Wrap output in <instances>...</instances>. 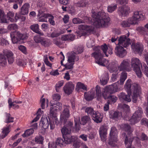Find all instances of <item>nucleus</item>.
I'll use <instances>...</instances> for the list:
<instances>
[{
	"label": "nucleus",
	"mask_w": 148,
	"mask_h": 148,
	"mask_svg": "<svg viewBox=\"0 0 148 148\" xmlns=\"http://www.w3.org/2000/svg\"><path fill=\"white\" fill-rule=\"evenodd\" d=\"M92 17V18L87 17L86 19L88 20V22L97 28L100 27H107L110 25V18L106 16L104 12L101 11L93 13Z\"/></svg>",
	"instance_id": "obj_1"
},
{
	"label": "nucleus",
	"mask_w": 148,
	"mask_h": 148,
	"mask_svg": "<svg viewBox=\"0 0 148 148\" xmlns=\"http://www.w3.org/2000/svg\"><path fill=\"white\" fill-rule=\"evenodd\" d=\"M144 19V16L142 12L140 11H137L133 13L132 16L122 21L121 24L123 27H129L131 25L138 24V21Z\"/></svg>",
	"instance_id": "obj_2"
},
{
	"label": "nucleus",
	"mask_w": 148,
	"mask_h": 148,
	"mask_svg": "<svg viewBox=\"0 0 148 148\" xmlns=\"http://www.w3.org/2000/svg\"><path fill=\"white\" fill-rule=\"evenodd\" d=\"M3 54H0V65L3 66L7 63V59L10 64H12L14 61L12 53L7 50H3Z\"/></svg>",
	"instance_id": "obj_3"
},
{
	"label": "nucleus",
	"mask_w": 148,
	"mask_h": 148,
	"mask_svg": "<svg viewBox=\"0 0 148 148\" xmlns=\"http://www.w3.org/2000/svg\"><path fill=\"white\" fill-rule=\"evenodd\" d=\"M10 35L12 41L14 44L20 43L22 41L27 39L28 37V34H22L18 31L11 32Z\"/></svg>",
	"instance_id": "obj_4"
},
{
	"label": "nucleus",
	"mask_w": 148,
	"mask_h": 148,
	"mask_svg": "<svg viewBox=\"0 0 148 148\" xmlns=\"http://www.w3.org/2000/svg\"><path fill=\"white\" fill-rule=\"evenodd\" d=\"M101 51L100 50L97 49L94 52L92 53V56L95 58V62L97 63L101 66H105L106 64H107L108 61L103 58V55Z\"/></svg>",
	"instance_id": "obj_5"
},
{
	"label": "nucleus",
	"mask_w": 148,
	"mask_h": 148,
	"mask_svg": "<svg viewBox=\"0 0 148 148\" xmlns=\"http://www.w3.org/2000/svg\"><path fill=\"white\" fill-rule=\"evenodd\" d=\"M131 66L135 72L137 76L139 78L142 77V73L140 69V66H142L139 60L136 58H133L131 59Z\"/></svg>",
	"instance_id": "obj_6"
},
{
	"label": "nucleus",
	"mask_w": 148,
	"mask_h": 148,
	"mask_svg": "<svg viewBox=\"0 0 148 148\" xmlns=\"http://www.w3.org/2000/svg\"><path fill=\"white\" fill-rule=\"evenodd\" d=\"M50 106L51 116L52 117H55L56 116V112L62 109V104L58 101L51 100L50 102Z\"/></svg>",
	"instance_id": "obj_7"
},
{
	"label": "nucleus",
	"mask_w": 148,
	"mask_h": 148,
	"mask_svg": "<svg viewBox=\"0 0 148 148\" xmlns=\"http://www.w3.org/2000/svg\"><path fill=\"white\" fill-rule=\"evenodd\" d=\"M131 91V92H133V93L132 96V101L134 103H136L141 92V88L140 85L137 83H133L132 84Z\"/></svg>",
	"instance_id": "obj_8"
},
{
	"label": "nucleus",
	"mask_w": 148,
	"mask_h": 148,
	"mask_svg": "<svg viewBox=\"0 0 148 148\" xmlns=\"http://www.w3.org/2000/svg\"><path fill=\"white\" fill-rule=\"evenodd\" d=\"M117 130L115 127H113L111 128L110 134L109 144L112 147H115L116 145V143L117 141Z\"/></svg>",
	"instance_id": "obj_9"
},
{
	"label": "nucleus",
	"mask_w": 148,
	"mask_h": 148,
	"mask_svg": "<svg viewBox=\"0 0 148 148\" xmlns=\"http://www.w3.org/2000/svg\"><path fill=\"white\" fill-rule=\"evenodd\" d=\"M143 114L142 109L138 108V110L133 114L129 121L130 123L134 125L138 122L141 119Z\"/></svg>",
	"instance_id": "obj_10"
},
{
	"label": "nucleus",
	"mask_w": 148,
	"mask_h": 148,
	"mask_svg": "<svg viewBox=\"0 0 148 148\" xmlns=\"http://www.w3.org/2000/svg\"><path fill=\"white\" fill-rule=\"evenodd\" d=\"M130 63V61L128 59L124 60L118 67L119 70L120 71H130L132 69V67Z\"/></svg>",
	"instance_id": "obj_11"
},
{
	"label": "nucleus",
	"mask_w": 148,
	"mask_h": 148,
	"mask_svg": "<svg viewBox=\"0 0 148 148\" xmlns=\"http://www.w3.org/2000/svg\"><path fill=\"white\" fill-rule=\"evenodd\" d=\"M40 124L45 129H46L48 128L49 124L50 125L51 130L53 129L55 127L54 124L50 122H49L47 117H42L41 118Z\"/></svg>",
	"instance_id": "obj_12"
},
{
	"label": "nucleus",
	"mask_w": 148,
	"mask_h": 148,
	"mask_svg": "<svg viewBox=\"0 0 148 148\" xmlns=\"http://www.w3.org/2000/svg\"><path fill=\"white\" fill-rule=\"evenodd\" d=\"M118 40L119 46L126 48L131 44L130 39L127 38L125 35L120 36Z\"/></svg>",
	"instance_id": "obj_13"
},
{
	"label": "nucleus",
	"mask_w": 148,
	"mask_h": 148,
	"mask_svg": "<svg viewBox=\"0 0 148 148\" xmlns=\"http://www.w3.org/2000/svg\"><path fill=\"white\" fill-rule=\"evenodd\" d=\"M122 137L123 138H125V143L126 148H135L131 146L132 143L134 138V137L129 135L127 136L125 133H123L122 134Z\"/></svg>",
	"instance_id": "obj_14"
},
{
	"label": "nucleus",
	"mask_w": 148,
	"mask_h": 148,
	"mask_svg": "<svg viewBox=\"0 0 148 148\" xmlns=\"http://www.w3.org/2000/svg\"><path fill=\"white\" fill-rule=\"evenodd\" d=\"M79 29L83 30V33L84 35H88L90 33L92 32L93 28L92 26H88L85 24H81L79 26Z\"/></svg>",
	"instance_id": "obj_15"
},
{
	"label": "nucleus",
	"mask_w": 148,
	"mask_h": 148,
	"mask_svg": "<svg viewBox=\"0 0 148 148\" xmlns=\"http://www.w3.org/2000/svg\"><path fill=\"white\" fill-rule=\"evenodd\" d=\"M115 53L117 56L120 58H123L127 54L126 51L122 46H116L115 49Z\"/></svg>",
	"instance_id": "obj_16"
},
{
	"label": "nucleus",
	"mask_w": 148,
	"mask_h": 148,
	"mask_svg": "<svg viewBox=\"0 0 148 148\" xmlns=\"http://www.w3.org/2000/svg\"><path fill=\"white\" fill-rule=\"evenodd\" d=\"M130 10V8L127 6L120 7L118 9V14L121 17L125 16L128 14Z\"/></svg>",
	"instance_id": "obj_17"
},
{
	"label": "nucleus",
	"mask_w": 148,
	"mask_h": 148,
	"mask_svg": "<svg viewBox=\"0 0 148 148\" xmlns=\"http://www.w3.org/2000/svg\"><path fill=\"white\" fill-rule=\"evenodd\" d=\"M74 88V85L71 82L66 83L63 87L64 92L68 95L72 93Z\"/></svg>",
	"instance_id": "obj_18"
},
{
	"label": "nucleus",
	"mask_w": 148,
	"mask_h": 148,
	"mask_svg": "<svg viewBox=\"0 0 148 148\" xmlns=\"http://www.w3.org/2000/svg\"><path fill=\"white\" fill-rule=\"evenodd\" d=\"M109 114L110 118L116 121L120 119L122 116V113L121 112L115 111L112 110L109 112Z\"/></svg>",
	"instance_id": "obj_19"
},
{
	"label": "nucleus",
	"mask_w": 148,
	"mask_h": 148,
	"mask_svg": "<svg viewBox=\"0 0 148 148\" xmlns=\"http://www.w3.org/2000/svg\"><path fill=\"white\" fill-rule=\"evenodd\" d=\"M132 45H134V51L136 53L141 54L143 50V45L140 43L138 42L136 44L133 43Z\"/></svg>",
	"instance_id": "obj_20"
},
{
	"label": "nucleus",
	"mask_w": 148,
	"mask_h": 148,
	"mask_svg": "<svg viewBox=\"0 0 148 148\" xmlns=\"http://www.w3.org/2000/svg\"><path fill=\"white\" fill-rule=\"evenodd\" d=\"M69 116V110L67 108L65 109L61 114L60 119V122L68 120Z\"/></svg>",
	"instance_id": "obj_21"
},
{
	"label": "nucleus",
	"mask_w": 148,
	"mask_h": 148,
	"mask_svg": "<svg viewBox=\"0 0 148 148\" xmlns=\"http://www.w3.org/2000/svg\"><path fill=\"white\" fill-rule=\"evenodd\" d=\"M119 82V81H118L117 82L106 87V90L107 91H108L110 93H112L117 91L118 90V83Z\"/></svg>",
	"instance_id": "obj_22"
},
{
	"label": "nucleus",
	"mask_w": 148,
	"mask_h": 148,
	"mask_svg": "<svg viewBox=\"0 0 148 148\" xmlns=\"http://www.w3.org/2000/svg\"><path fill=\"white\" fill-rule=\"evenodd\" d=\"M107 129L106 127L103 126H101L99 129V132L101 140L103 141L106 140Z\"/></svg>",
	"instance_id": "obj_23"
},
{
	"label": "nucleus",
	"mask_w": 148,
	"mask_h": 148,
	"mask_svg": "<svg viewBox=\"0 0 148 148\" xmlns=\"http://www.w3.org/2000/svg\"><path fill=\"white\" fill-rule=\"evenodd\" d=\"M29 3H25L21 8L20 11L19 13V14L23 15L27 14L29 12Z\"/></svg>",
	"instance_id": "obj_24"
},
{
	"label": "nucleus",
	"mask_w": 148,
	"mask_h": 148,
	"mask_svg": "<svg viewBox=\"0 0 148 148\" xmlns=\"http://www.w3.org/2000/svg\"><path fill=\"white\" fill-rule=\"evenodd\" d=\"M128 94L126 95L125 93L121 92L119 95V98L121 99H123L124 100L127 102H130L131 101L130 95L131 92H127Z\"/></svg>",
	"instance_id": "obj_25"
},
{
	"label": "nucleus",
	"mask_w": 148,
	"mask_h": 148,
	"mask_svg": "<svg viewBox=\"0 0 148 148\" xmlns=\"http://www.w3.org/2000/svg\"><path fill=\"white\" fill-rule=\"evenodd\" d=\"M63 138L65 140L66 144L75 142L76 140V138L75 136H71L70 134L63 137Z\"/></svg>",
	"instance_id": "obj_26"
},
{
	"label": "nucleus",
	"mask_w": 148,
	"mask_h": 148,
	"mask_svg": "<svg viewBox=\"0 0 148 148\" xmlns=\"http://www.w3.org/2000/svg\"><path fill=\"white\" fill-rule=\"evenodd\" d=\"M100 114L98 112H96L94 114H92V117L93 120L97 123L101 122L102 121V118L101 117Z\"/></svg>",
	"instance_id": "obj_27"
},
{
	"label": "nucleus",
	"mask_w": 148,
	"mask_h": 148,
	"mask_svg": "<svg viewBox=\"0 0 148 148\" xmlns=\"http://www.w3.org/2000/svg\"><path fill=\"white\" fill-rule=\"evenodd\" d=\"M30 28L34 32L40 35V36L43 35V33L39 31V25L38 24H35L31 25Z\"/></svg>",
	"instance_id": "obj_28"
},
{
	"label": "nucleus",
	"mask_w": 148,
	"mask_h": 148,
	"mask_svg": "<svg viewBox=\"0 0 148 148\" xmlns=\"http://www.w3.org/2000/svg\"><path fill=\"white\" fill-rule=\"evenodd\" d=\"M0 23H7L8 21L5 18V15L3 10L0 9Z\"/></svg>",
	"instance_id": "obj_29"
},
{
	"label": "nucleus",
	"mask_w": 148,
	"mask_h": 148,
	"mask_svg": "<svg viewBox=\"0 0 148 148\" xmlns=\"http://www.w3.org/2000/svg\"><path fill=\"white\" fill-rule=\"evenodd\" d=\"M56 143L57 145H58L61 147H63L66 146V144L65 140L61 138H58L57 139Z\"/></svg>",
	"instance_id": "obj_30"
},
{
	"label": "nucleus",
	"mask_w": 148,
	"mask_h": 148,
	"mask_svg": "<svg viewBox=\"0 0 148 148\" xmlns=\"http://www.w3.org/2000/svg\"><path fill=\"white\" fill-rule=\"evenodd\" d=\"M10 125H9L7 127L3 129L2 132V134L0 135V138L3 139L10 132L9 128Z\"/></svg>",
	"instance_id": "obj_31"
},
{
	"label": "nucleus",
	"mask_w": 148,
	"mask_h": 148,
	"mask_svg": "<svg viewBox=\"0 0 148 148\" xmlns=\"http://www.w3.org/2000/svg\"><path fill=\"white\" fill-rule=\"evenodd\" d=\"M62 136L64 137L70 134L71 130L63 126L61 130Z\"/></svg>",
	"instance_id": "obj_32"
},
{
	"label": "nucleus",
	"mask_w": 148,
	"mask_h": 148,
	"mask_svg": "<svg viewBox=\"0 0 148 148\" xmlns=\"http://www.w3.org/2000/svg\"><path fill=\"white\" fill-rule=\"evenodd\" d=\"M127 77V73L125 72H122L121 74V77L118 84H119L120 85L123 84L124 82Z\"/></svg>",
	"instance_id": "obj_33"
},
{
	"label": "nucleus",
	"mask_w": 148,
	"mask_h": 148,
	"mask_svg": "<svg viewBox=\"0 0 148 148\" xmlns=\"http://www.w3.org/2000/svg\"><path fill=\"white\" fill-rule=\"evenodd\" d=\"M137 30L142 35H148V30L145 27H139L137 28Z\"/></svg>",
	"instance_id": "obj_34"
},
{
	"label": "nucleus",
	"mask_w": 148,
	"mask_h": 148,
	"mask_svg": "<svg viewBox=\"0 0 148 148\" xmlns=\"http://www.w3.org/2000/svg\"><path fill=\"white\" fill-rule=\"evenodd\" d=\"M95 88L97 99L98 100L100 101L102 97L101 91L100 90V87L98 85H97Z\"/></svg>",
	"instance_id": "obj_35"
},
{
	"label": "nucleus",
	"mask_w": 148,
	"mask_h": 148,
	"mask_svg": "<svg viewBox=\"0 0 148 148\" xmlns=\"http://www.w3.org/2000/svg\"><path fill=\"white\" fill-rule=\"evenodd\" d=\"M14 14L12 12L9 11L7 14V18L8 20L12 22H16V19L13 18Z\"/></svg>",
	"instance_id": "obj_36"
},
{
	"label": "nucleus",
	"mask_w": 148,
	"mask_h": 148,
	"mask_svg": "<svg viewBox=\"0 0 148 148\" xmlns=\"http://www.w3.org/2000/svg\"><path fill=\"white\" fill-rule=\"evenodd\" d=\"M61 122L64 123V126L70 129L71 130L73 128V123L72 122L70 121H68V120L65 121H62Z\"/></svg>",
	"instance_id": "obj_37"
},
{
	"label": "nucleus",
	"mask_w": 148,
	"mask_h": 148,
	"mask_svg": "<svg viewBox=\"0 0 148 148\" xmlns=\"http://www.w3.org/2000/svg\"><path fill=\"white\" fill-rule=\"evenodd\" d=\"M84 51V48L82 46H76L73 52L76 55L82 53Z\"/></svg>",
	"instance_id": "obj_38"
},
{
	"label": "nucleus",
	"mask_w": 148,
	"mask_h": 148,
	"mask_svg": "<svg viewBox=\"0 0 148 148\" xmlns=\"http://www.w3.org/2000/svg\"><path fill=\"white\" fill-rule=\"evenodd\" d=\"M132 84H131V80L130 79H128L125 85L124 88L127 90V92L131 91Z\"/></svg>",
	"instance_id": "obj_39"
},
{
	"label": "nucleus",
	"mask_w": 148,
	"mask_h": 148,
	"mask_svg": "<svg viewBox=\"0 0 148 148\" xmlns=\"http://www.w3.org/2000/svg\"><path fill=\"white\" fill-rule=\"evenodd\" d=\"M50 15V14H45L44 13V10L42 9H40L38 10V14L37 16L39 17V18H41L42 17H44L45 18H47Z\"/></svg>",
	"instance_id": "obj_40"
},
{
	"label": "nucleus",
	"mask_w": 148,
	"mask_h": 148,
	"mask_svg": "<svg viewBox=\"0 0 148 148\" xmlns=\"http://www.w3.org/2000/svg\"><path fill=\"white\" fill-rule=\"evenodd\" d=\"M124 128L125 130L128 132L130 135L132 136V132L133 131V129L131 127L129 124H125L124 125Z\"/></svg>",
	"instance_id": "obj_41"
},
{
	"label": "nucleus",
	"mask_w": 148,
	"mask_h": 148,
	"mask_svg": "<svg viewBox=\"0 0 148 148\" xmlns=\"http://www.w3.org/2000/svg\"><path fill=\"white\" fill-rule=\"evenodd\" d=\"M84 96L85 99L87 101H90L92 100L94 98L95 94H88L87 92H85Z\"/></svg>",
	"instance_id": "obj_42"
},
{
	"label": "nucleus",
	"mask_w": 148,
	"mask_h": 148,
	"mask_svg": "<svg viewBox=\"0 0 148 148\" xmlns=\"http://www.w3.org/2000/svg\"><path fill=\"white\" fill-rule=\"evenodd\" d=\"M34 130L33 128L27 130L22 134V136L23 137L28 136L34 133Z\"/></svg>",
	"instance_id": "obj_43"
},
{
	"label": "nucleus",
	"mask_w": 148,
	"mask_h": 148,
	"mask_svg": "<svg viewBox=\"0 0 148 148\" xmlns=\"http://www.w3.org/2000/svg\"><path fill=\"white\" fill-rule=\"evenodd\" d=\"M90 120L89 116H84L81 118V123L83 125H84Z\"/></svg>",
	"instance_id": "obj_44"
},
{
	"label": "nucleus",
	"mask_w": 148,
	"mask_h": 148,
	"mask_svg": "<svg viewBox=\"0 0 148 148\" xmlns=\"http://www.w3.org/2000/svg\"><path fill=\"white\" fill-rule=\"evenodd\" d=\"M117 5L112 4L109 5L108 7V12L112 13L117 8Z\"/></svg>",
	"instance_id": "obj_45"
},
{
	"label": "nucleus",
	"mask_w": 148,
	"mask_h": 148,
	"mask_svg": "<svg viewBox=\"0 0 148 148\" xmlns=\"http://www.w3.org/2000/svg\"><path fill=\"white\" fill-rule=\"evenodd\" d=\"M85 112L88 114H90L92 116V114L96 112L94 110L93 108L90 107H87L85 109Z\"/></svg>",
	"instance_id": "obj_46"
},
{
	"label": "nucleus",
	"mask_w": 148,
	"mask_h": 148,
	"mask_svg": "<svg viewBox=\"0 0 148 148\" xmlns=\"http://www.w3.org/2000/svg\"><path fill=\"white\" fill-rule=\"evenodd\" d=\"M6 119L5 120V122L7 123H9L13 122L14 117H11L10 114V113H6Z\"/></svg>",
	"instance_id": "obj_47"
},
{
	"label": "nucleus",
	"mask_w": 148,
	"mask_h": 148,
	"mask_svg": "<svg viewBox=\"0 0 148 148\" xmlns=\"http://www.w3.org/2000/svg\"><path fill=\"white\" fill-rule=\"evenodd\" d=\"M43 140L44 138L41 136H37L35 138V142L40 144H42Z\"/></svg>",
	"instance_id": "obj_48"
},
{
	"label": "nucleus",
	"mask_w": 148,
	"mask_h": 148,
	"mask_svg": "<svg viewBox=\"0 0 148 148\" xmlns=\"http://www.w3.org/2000/svg\"><path fill=\"white\" fill-rule=\"evenodd\" d=\"M64 81L61 80L58 82L55 86L56 90L57 92H58L59 91V89L63 84Z\"/></svg>",
	"instance_id": "obj_49"
},
{
	"label": "nucleus",
	"mask_w": 148,
	"mask_h": 148,
	"mask_svg": "<svg viewBox=\"0 0 148 148\" xmlns=\"http://www.w3.org/2000/svg\"><path fill=\"white\" fill-rule=\"evenodd\" d=\"M16 62L17 64L20 66H23L26 64V60L22 59H17L16 60Z\"/></svg>",
	"instance_id": "obj_50"
},
{
	"label": "nucleus",
	"mask_w": 148,
	"mask_h": 148,
	"mask_svg": "<svg viewBox=\"0 0 148 148\" xmlns=\"http://www.w3.org/2000/svg\"><path fill=\"white\" fill-rule=\"evenodd\" d=\"M73 22L74 24L83 23H84V21L81 19L78 18H75L73 19Z\"/></svg>",
	"instance_id": "obj_51"
},
{
	"label": "nucleus",
	"mask_w": 148,
	"mask_h": 148,
	"mask_svg": "<svg viewBox=\"0 0 148 148\" xmlns=\"http://www.w3.org/2000/svg\"><path fill=\"white\" fill-rule=\"evenodd\" d=\"M112 94L111 93H110L109 92L107 91L106 90V87L104 89V92L103 93L102 95L105 99H108L109 97L110 96V94Z\"/></svg>",
	"instance_id": "obj_52"
},
{
	"label": "nucleus",
	"mask_w": 148,
	"mask_h": 148,
	"mask_svg": "<svg viewBox=\"0 0 148 148\" xmlns=\"http://www.w3.org/2000/svg\"><path fill=\"white\" fill-rule=\"evenodd\" d=\"M73 52L68 57V62L69 63H74L75 55Z\"/></svg>",
	"instance_id": "obj_53"
},
{
	"label": "nucleus",
	"mask_w": 148,
	"mask_h": 148,
	"mask_svg": "<svg viewBox=\"0 0 148 148\" xmlns=\"http://www.w3.org/2000/svg\"><path fill=\"white\" fill-rule=\"evenodd\" d=\"M21 14L16 13L15 14V18L16 19V22L18 20L21 19L22 21H24L26 19V17L25 16H21Z\"/></svg>",
	"instance_id": "obj_54"
},
{
	"label": "nucleus",
	"mask_w": 148,
	"mask_h": 148,
	"mask_svg": "<svg viewBox=\"0 0 148 148\" xmlns=\"http://www.w3.org/2000/svg\"><path fill=\"white\" fill-rule=\"evenodd\" d=\"M88 4V2L86 1H81L78 2L77 6L78 7H84L86 6Z\"/></svg>",
	"instance_id": "obj_55"
},
{
	"label": "nucleus",
	"mask_w": 148,
	"mask_h": 148,
	"mask_svg": "<svg viewBox=\"0 0 148 148\" xmlns=\"http://www.w3.org/2000/svg\"><path fill=\"white\" fill-rule=\"evenodd\" d=\"M118 77L119 75L118 74V73L116 72L113 73L112 74V76L111 79V82H114V81H117Z\"/></svg>",
	"instance_id": "obj_56"
},
{
	"label": "nucleus",
	"mask_w": 148,
	"mask_h": 148,
	"mask_svg": "<svg viewBox=\"0 0 148 148\" xmlns=\"http://www.w3.org/2000/svg\"><path fill=\"white\" fill-rule=\"evenodd\" d=\"M74 63H67L64 65L66 70L72 69L73 68V65Z\"/></svg>",
	"instance_id": "obj_57"
},
{
	"label": "nucleus",
	"mask_w": 148,
	"mask_h": 148,
	"mask_svg": "<svg viewBox=\"0 0 148 148\" xmlns=\"http://www.w3.org/2000/svg\"><path fill=\"white\" fill-rule=\"evenodd\" d=\"M143 71L145 74L148 77V67L145 64L143 66H141Z\"/></svg>",
	"instance_id": "obj_58"
},
{
	"label": "nucleus",
	"mask_w": 148,
	"mask_h": 148,
	"mask_svg": "<svg viewBox=\"0 0 148 148\" xmlns=\"http://www.w3.org/2000/svg\"><path fill=\"white\" fill-rule=\"evenodd\" d=\"M76 87H77L79 88L82 89L84 90H86V87L85 86L84 84L80 82H78L77 83Z\"/></svg>",
	"instance_id": "obj_59"
},
{
	"label": "nucleus",
	"mask_w": 148,
	"mask_h": 148,
	"mask_svg": "<svg viewBox=\"0 0 148 148\" xmlns=\"http://www.w3.org/2000/svg\"><path fill=\"white\" fill-rule=\"evenodd\" d=\"M101 48L104 53L106 55V56L107 57L108 56V55L106 54L107 51L108 49L106 45L105 44L104 45H102L101 46Z\"/></svg>",
	"instance_id": "obj_60"
},
{
	"label": "nucleus",
	"mask_w": 148,
	"mask_h": 148,
	"mask_svg": "<svg viewBox=\"0 0 148 148\" xmlns=\"http://www.w3.org/2000/svg\"><path fill=\"white\" fill-rule=\"evenodd\" d=\"M43 38L38 35L35 36L34 37V40L36 42L39 43L41 42Z\"/></svg>",
	"instance_id": "obj_61"
},
{
	"label": "nucleus",
	"mask_w": 148,
	"mask_h": 148,
	"mask_svg": "<svg viewBox=\"0 0 148 148\" xmlns=\"http://www.w3.org/2000/svg\"><path fill=\"white\" fill-rule=\"evenodd\" d=\"M117 99V97L114 95H110L109 97L108 102L110 103V101H112L113 102H115Z\"/></svg>",
	"instance_id": "obj_62"
},
{
	"label": "nucleus",
	"mask_w": 148,
	"mask_h": 148,
	"mask_svg": "<svg viewBox=\"0 0 148 148\" xmlns=\"http://www.w3.org/2000/svg\"><path fill=\"white\" fill-rule=\"evenodd\" d=\"M17 28V26L15 24H12L9 25L8 27V29L10 30L16 29Z\"/></svg>",
	"instance_id": "obj_63"
},
{
	"label": "nucleus",
	"mask_w": 148,
	"mask_h": 148,
	"mask_svg": "<svg viewBox=\"0 0 148 148\" xmlns=\"http://www.w3.org/2000/svg\"><path fill=\"white\" fill-rule=\"evenodd\" d=\"M61 97L58 94H54L53 96V99L52 100L55 101H59Z\"/></svg>",
	"instance_id": "obj_64"
}]
</instances>
